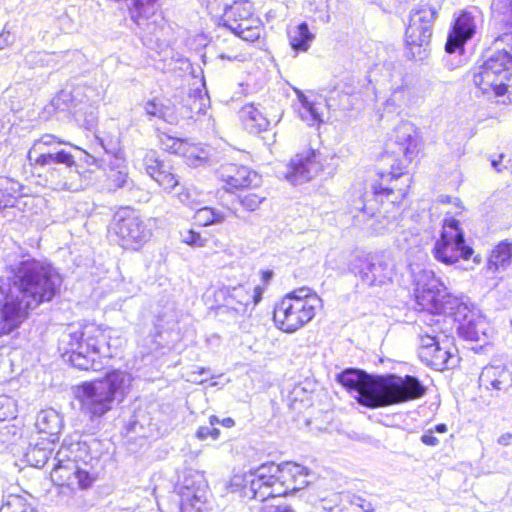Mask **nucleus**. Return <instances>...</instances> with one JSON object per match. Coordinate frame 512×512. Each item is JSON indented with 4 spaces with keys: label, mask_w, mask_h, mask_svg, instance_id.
<instances>
[{
    "label": "nucleus",
    "mask_w": 512,
    "mask_h": 512,
    "mask_svg": "<svg viewBox=\"0 0 512 512\" xmlns=\"http://www.w3.org/2000/svg\"><path fill=\"white\" fill-rule=\"evenodd\" d=\"M10 274V292L0 300V337L18 329L29 310L51 302L62 285L54 267L34 258L11 265Z\"/></svg>",
    "instance_id": "nucleus-1"
},
{
    "label": "nucleus",
    "mask_w": 512,
    "mask_h": 512,
    "mask_svg": "<svg viewBox=\"0 0 512 512\" xmlns=\"http://www.w3.org/2000/svg\"><path fill=\"white\" fill-rule=\"evenodd\" d=\"M337 381L360 405L370 409L412 401L426 393V387L411 375L375 376L363 370L348 368L337 375Z\"/></svg>",
    "instance_id": "nucleus-2"
},
{
    "label": "nucleus",
    "mask_w": 512,
    "mask_h": 512,
    "mask_svg": "<svg viewBox=\"0 0 512 512\" xmlns=\"http://www.w3.org/2000/svg\"><path fill=\"white\" fill-rule=\"evenodd\" d=\"M72 150L83 153L94 162V157L85 151L48 133L34 140L28 150L27 161L34 170L45 169L47 187L55 191L76 192L84 188L85 180Z\"/></svg>",
    "instance_id": "nucleus-3"
},
{
    "label": "nucleus",
    "mask_w": 512,
    "mask_h": 512,
    "mask_svg": "<svg viewBox=\"0 0 512 512\" xmlns=\"http://www.w3.org/2000/svg\"><path fill=\"white\" fill-rule=\"evenodd\" d=\"M307 469L293 462L262 464L245 477V497L259 502L279 503L278 498L308 485Z\"/></svg>",
    "instance_id": "nucleus-4"
},
{
    "label": "nucleus",
    "mask_w": 512,
    "mask_h": 512,
    "mask_svg": "<svg viewBox=\"0 0 512 512\" xmlns=\"http://www.w3.org/2000/svg\"><path fill=\"white\" fill-rule=\"evenodd\" d=\"M107 329L90 323L81 328L68 327L60 339V348L69 355L71 364L79 370L99 371L103 359L113 357Z\"/></svg>",
    "instance_id": "nucleus-5"
},
{
    "label": "nucleus",
    "mask_w": 512,
    "mask_h": 512,
    "mask_svg": "<svg viewBox=\"0 0 512 512\" xmlns=\"http://www.w3.org/2000/svg\"><path fill=\"white\" fill-rule=\"evenodd\" d=\"M93 460L96 457L92 455L91 446L79 435L69 436L53 458L52 478L59 485L86 489L96 479L88 469Z\"/></svg>",
    "instance_id": "nucleus-6"
},
{
    "label": "nucleus",
    "mask_w": 512,
    "mask_h": 512,
    "mask_svg": "<svg viewBox=\"0 0 512 512\" xmlns=\"http://www.w3.org/2000/svg\"><path fill=\"white\" fill-rule=\"evenodd\" d=\"M131 380L130 374L114 370L103 379L79 385L75 396L82 413L91 419L102 417L111 410L115 400H122Z\"/></svg>",
    "instance_id": "nucleus-7"
},
{
    "label": "nucleus",
    "mask_w": 512,
    "mask_h": 512,
    "mask_svg": "<svg viewBox=\"0 0 512 512\" xmlns=\"http://www.w3.org/2000/svg\"><path fill=\"white\" fill-rule=\"evenodd\" d=\"M321 298L308 287H301L285 295L274 307L276 326L286 333H294L315 316Z\"/></svg>",
    "instance_id": "nucleus-8"
},
{
    "label": "nucleus",
    "mask_w": 512,
    "mask_h": 512,
    "mask_svg": "<svg viewBox=\"0 0 512 512\" xmlns=\"http://www.w3.org/2000/svg\"><path fill=\"white\" fill-rule=\"evenodd\" d=\"M419 137L416 127L410 122H402L395 127L393 134L386 144L387 152L396 157L403 156L397 167L391 166L390 171L379 173L381 182L384 185H396L409 187L411 177L403 169L416 157L418 153Z\"/></svg>",
    "instance_id": "nucleus-9"
},
{
    "label": "nucleus",
    "mask_w": 512,
    "mask_h": 512,
    "mask_svg": "<svg viewBox=\"0 0 512 512\" xmlns=\"http://www.w3.org/2000/svg\"><path fill=\"white\" fill-rule=\"evenodd\" d=\"M437 9L429 4H419L410 12L409 24L405 32L406 57L423 61L428 57L433 24Z\"/></svg>",
    "instance_id": "nucleus-10"
},
{
    "label": "nucleus",
    "mask_w": 512,
    "mask_h": 512,
    "mask_svg": "<svg viewBox=\"0 0 512 512\" xmlns=\"http://www.w3.org/2000/svg\"><path fill=\"white\" fill-rule=\"evenodd\" d=\"M474 84L484 93L502 96L507 92L512 77L509 57L504 52H496L472 71Z\"/></svg>",
    "instance_id": "nucleus-11"
},
{
    "label": "nucleus",
    "mask_w": 512,
    "mask_h": 512,
    "mask_svg": "<svg viewBox=\"0 0 512 512\" xmlns=\"http://www.w3.org/2000/svg\"><path fill=\"white\" fill-rule=\"evenodd\" d=\"M351 270L359 280L357 287L370 288L390 282L394 264L392 259L384 253H370L357 256Z\"/></svg>",
    "instance_id": "nucleus-12"
},
{
    "label": "nucleus",
    "mask_w": 512,
    "mask_h": 512,
    "mask_svg": "<svg viewBox=\"0 0 512 512\" xmlns=\"http://www.w3.org/2000/svg\"><path fill=\"white\" fill-rule=\"evenodd\" d=\"M111 227L126 249H138L152 235L145 221L130 207H122L114 214Z\"/></svg>",
    "instance_id": "nucleus-13"
},
{
    "label": "nucleus",
    "mask_w": 512,
    "mask_h": 512,
    "mask_svg": "<svg viewBox=\"0 0 512 512\" xmlns=\"http://www.w3.org/2000/svg\"><path fill=\"white\" fill-rule=\"evenodd\" d=\"M207 483L204 475L188 470L178 486L181 512H215L208 509L206 502Z\"/></svg>",
    "instance_id": "nucleus-14"
},
{
    "label": "nucleus",
    "mask_w": 512,
    "mask_h": 512,
    "mask_svg": "<svg viewBox=\"0 0 512 512\" xmlns=\"http://www.w3.org/2000/svg\"><path fill=\"white\" fill-rule=\"evenodd\" d=\"M418 355L423 363L438 371L452 368L457 362V356L428 331L419 333Z\"/></svg>",
    "instance_id": "nucleus-15"
},
{
    "label": "nucleus",
    "mask_w": 512,
    "mask_h": 512,
    "mask_svg": "<svg viewBox=\"0 0 512 512\" xmlns=\"http://www.w3.org/2000/svg\"><path fill=\"white\" fill-rule=\"evenodd\" d=\"M477 16L471 11L462 10L454 19L451 29L448 33L445 44L447 54H458L462 56L465 51V44L471 40L477 30Z\"/></svg>",
    "instance_id": "nucleus-16"
},
{
    "label": "nucleus",
    "mask_w": 512,
    "mask_h": 512,
    "mask_svg": "<svg viewBox=\"0 0 512 512\" xmlns=\"http://www.w3.org/2000/svg\"><path fill=\"white\" fill-rule=\"evenodd\" d=\"M435 259L446 265H452L460 258L468 260L473 249L465 244L463 232H453L452 234H441L433 247Z\"/></svg>",
    "instance_id": "nucleus-17"
},
{
    "label": "nucleus",
    "mask_w": 512,
    "mask_h": 512,
    "mask_svg": "<svg viewBox=\"0 0 512 512\" xmlns=\"http://www.w3.org/2000/svg\"><path fill=\"white\" fill-rule=\"evenodd\" d=\"M413 276L415 297L418 304L426 309L431 305V302H435L439 293L443 292L445 284L440 278L436 277L432 270L421 269L418 272H413Z\"/></svg>",
    "instance_id": "nucleus-18"
},
{
    "label": "nucleus",
    "mask_w": 512,
    "mask_h": 512,
    "mask_svg": "<svg viewBox=\"0 0 512 512\" xmlns=\"http://www.w3.org/2000/svg\"><path fill=\"white\" fill-rule=\"evenodd\" d=\"M317 154L314 150H308L297 154L291 159L286 178L294 185L302 184L311 180L319 170V163L316 161Z\"/></svg>",
    "instance_id": "nucleus-19"
},
{
    "label": "nucleus",
    "mask_w": 512,
    "mask_h": 512,
    "mask_svg": "<svg viewBox=\"0 0 512 512\" xmlns=\"http://www.w3.org/2000/svg\"><path fill=\"white\" fill-rule=\"evenodd\" d=\"M218 175L228 189H242L250 186H257L260 183V176L248 167L234 163L224 164L218 170Z\"/></svg>",
    "instance_id": "nucleus-20"
},
{
    "label": "nucleus",
    "mask_w": 512,
    "mask_h": 512,
    "mask_svg": "<svg viewBox=\"0 0 512 512\" xmlns=\"http://www.w3.org/2000/svg\"><path fill=\"white\" fill-rule=\"evenodd\" d=\"M479 384L486 390L507 392L510 388H512V372L505 364H488L482 369L480 373Z\"/></svg>",
    "instance_id": "nucleus-21"
},
{
    "label": "nucleus",
    "mask_w": 512,
    "mask_h": 512,
    "mask_svg": "<svg viewBox=\"0 0 512 512\" xmlns=\"http://www.w3.org/2000/svg\"><path fill=\"white\" fill-rule=\"evenodd\" d=\"M261 299V290L259 287L250 293L244 286L228 287L226 289L225 306L239 315L247 312L251 304H257Z\"/></svg>",
    "instance_id": "nucleus-22"
},
{
    "label": "nucleus",
    "mask_w": 512,
    "mask_h": 512,
    "mask_svg": "<svg viewBox=\"0 0 512 512\" xmlns=\"http://www.w3.org/2000/svg\"><path fill=\"white\" fill-rule=\"evenodd\" d=\"M426 309L439 314L454 315L456 320H460L462 313L468 310L461 299L451 294L446 286L443 288V292L439 293L435 302H431Z\"/></svg>",
    "instance_id": "nucleus-23"
},
{
    "label": "nucleus",
    "mask_w": 512,
    "mask_h": 512,
    "mask_svg": "<svg viewBox=\"0 0 512 512\" xmlns=\"http://www.w3.org/2000/svg\"><path fill=\"white\" fill-rule=\"evenodd\" d=\"M232 214L237 218H242L238 214V210L232 205H227L225 209H219L215 207L204 206L196 209L194 213L195 224L201 227H207L212 225H218L225 222L228 215Z\"/></svg>",
    "instance_id": "nucleus-24"
},
{
    "label": "nucleus",
    "mask_w": 512,
    "mask_h": 512,
    "mask_svg": "<svg viewBox=\"0 0 512 512\" xmlns=\"http://www.w3.org/2000/svg\"><path fill=\"white\" fill-rule=\"evenodd\" d=\"M244 128L252 134L266 131L270 124L269 120L254 104L244 105L239 112Z\"/></svg>",
    "instance_id": "nucleus-25"
},
{
    "label": "nucleus",
    "mask_w": 512,
    "mask_h": 512,
    "mask_svg": "<svg viewBox=\"0 0 512 512\" xmlns=\"http://www.w3.org/2000/svg\"><path fill=\"white\" fill-rule=\"evenodd\" d=\"M36 428L39 433L48 436V440L54 442L61 431L62 419L54 409L42 410L36 419Z\"/></svg>",
    "instance_id": "nucleus-26"
},
{
    "label": "nucleus",
    "mask_w": 512,
    "mask_h": 512,
    "mask_svg": "<svg viewBox=\"0 0 512 512\" xmlns=\"http://www.w3.org/2000/svg\"><path fill=\"white\" fill-rule=\"evenodd\" d=\"M373 195L377 202L381 203V206H384V199L388 204H391L393 207L399 205L401 201L405 198L408 191V186L405 184L404 187H397L396 185H384L383 182L375 183L372 186ZM384 208V207H382ZM384 212H388V209H383Z\"/></svg>",
    "instance_id": "nucleus-27"
},
{
    "label": "nucleus",
    "mask_w": 512,
    "mask_h": 512,
    "mask_svg": "<svg viewBox=\"0 0 512 512\" xmlns=\"http://www.w3.org/2000/svg\"><path fill=\"white\" fill-rule=\"evenodd\" d=\"M23 189L18 181L0 176V209L14 207L18 197L24 195Z\"/></svg>",
    "instance_id": "nucleus-28"
},
{
    "label": "nucleus",
    "mask_w": 512,
    "mask_h": 512,
    "mask_svg": "<svg viewBox=\"0 0 512 512\" xmlns=\"http://www.w3.org/2000/svg\"><path fill=\"white\" fill-rule=\"evenodd\" d=\"M288 38L291 48L296 53H299L306 52L310 48L315 35L310 32L308 24L306 22H302L289 29Z\"/></svg>",
    "instance_id": "nucleus-29"
},
{
    "label": "nucleus",
    "mask_w": 512,
    "mask_h": 512,
    "mask_svg": "<svg viewBox=\"0 0 512 512\" xmlns=\"http://www.w3.org/2000/svg\"><path fill=\"white\" fill-rule=\"evenodd\" d=\"M235 36L247 42H254L260 37V26L258 19L253 15L237 21L234 25L227 27Z\"/></svg>",
    "instance_id": "nucleus-30"
},
{
    "label": "nucleus",
    "mask_w": 512,
    "mask_h": 512,
    "mask_svg": "<svg viewBox=\"0 0 512 512\" xmlns=\"http://www.w3.org/2000/svg\"><path fill=\"white\" fill-rule=\"evenodd\" d=\"M249 16H252L251 3L247 0H235L225 13H222L221 22L227 28Z\"/></svg>",
    "instance_id": "nucleus-31"
},
{
    "label": "nucleus",
    "mask_w": 512,
    "mask_h": 512,
    "mask_svg": "<svg viewBox=\"0 0 512 512\" xmlns=\"http://www.w3.org/2000/svg\"><path fill=\"white\" fill-rule=\"evenodd\" d=\"M512 260V242L503 240L495 246L489 257V268L505 269Z\"/></svg>",
    "instance_id": "nucleus-32"
},
{
    "label": "nucleus",
    "mask_w": 512,
    "mask_h": 512,
    "mask_svg": "<svg viewBox=\"0 0 512 512\" xmlns=\"http://www.w3.org/2000/svg\"><path fill=\"white\" fill-rule=\"evenodd\" d=\"M144 110L149 116L150 120L152 118H157L170 124L175 120L173 109L157 99L147 101L144 105Z\"/></svg>",
    "instance_id": "nucleus-33"
},
{
    "label": "nucleus",
    "mask_w": 512,
    "mask_h": 512,
    "mask_svg": "<svg viewBox=\"0 0 512 512\" xmlns=\"http://www.w3.org/2000/svg\"><path fill=\"white\" fill-rule=\"evenodd\" d=\"M110 186L114 189H125L131 194V198L137 199V195L141 190L134 185L129 178L128 173L123 170L112 171L109 175Z\"/></svg>",
    "instance_id": "nucleus-34"
},
{
    "label": "nucleus",
    "mask_w": 512,
    "mask_h": 512,
    "mask_svg": "<svg viewBox=\"0 0 512 512\" xmlns=\"http://www.w3.org/2000/svg\"><path fill=\"white\" fill-rule=\"evenodd\" d=\"M461 316H463V319L459 320L460 321V324L458 326L459 334L466 340L478 341L479 334L481 332L480 327H479L480 322H478L474 318V315H471L470 317H468L466 312H463Z\"/></svg>",
    "instance_id": "nucleus-35"
},
{
    "label": "nucleus",
    "mask_w": 512,
    "mask_h": 512,
    "mask_svg": "<svg viewBox=\"0 0 512 512\" xmlns=\"http://www.w3.org/2000/svg\"><path fill=\"white\" fill-rule=\"evenodd\" d=\"M96 140L107 154H110L117 159H121L123 157V150L118 134L112 135L107 133L103 136H96Z\"/></svg>",
    "instance_id": "nucleus-36"
},
{
    "label": "nucleus",
    "mask_w": 512,
    "mask_h": 512,
    "mask_svg": "<svg viewBox=\"0 0 512 512\" xmlns=\"http://www.w3.org/2000/svg\"><path fill=\"white\" fill-rule=\"evenodd\" d=\"M0 512H33V509L23 496L10 494L3 499Z\"/></svg>",
    "instance_id": "nucleus-37"
},
{
    "label": "nucleus",
    "mask_w": 512,
    "mask_h": 512,
    "mask_svg": "<svg viewBox=\"0 0 512 512\" xmlns=\"http://www.w3.org/2000/svg\"><path fill=\"white\" fill-rule=\"evenodd\" d=\"M151 178L167 192H172L179 185L178 178L171 172V168L166 164Z\"/></svg>",
    "instance_id": "nucleus-38"
},
{
    "label": "nucleus",
    "mask_w": 512,
    "mask_h": 512,
    "mask_svg": "<svg viewBox=\"0 0 512 512\" xmlns=\"http://www.w3.org/2000/svg\"><path fill=\"white\" fill-rule=\"evenodd\" d=\"M300 101L302 104L300 109L301 119L305 121L309 126L320 124L322 119L315 105L309 102L303 94L300 96Z\"/></svg>",
    "instance_id": "nucleus-39"
},
{
    "label": "nucleus",
    "mask_w": 512,
    "mask_h": 512,
    "mask_svg": "<svg viewBox=\"0 0 512 512\" xmlns=\"http://www.w3.org/2000/svg\"><path fill=\"white\" fill-rule=\"evenodd\" d=\"M491 8L496 17L512 27V0H493Z\"/></svg>",
    "instance_id": "nucleus-40"
},
{
    "label": "nucleus",
    "mask_w": 512,
    "mask_h": 512,
    "mask_svg": "<svg viewBox=\"0 0 512 512\" xmlns=\"http://www.w3.org/2000/svg\"><path fill=\"white\" fill-rule=\"evenodd\" d=\"M142 161L145 170L150 177L154 176L155 173L165 165V163L160 160L157 151L152 149L144 151Z\"/></svg>",
    "instance_id": "nucleus-41"
},
{
    "label": "nucleus",
    "mask_w": 512,
    "mask_h": 512,
    "mask_svg": "<svg viewBox=\"0 0 512 512\" xmlns=\"http://www.w3.org/2000/svg\"><path fill=\"white\" fill-rule=\"evenodd\" d=\"M237 200L246 211L254 212L266 200V196L255 192H248L237 196Z\"/></svg>",
    "instance_id": "nucleus-42"
},
{
    "label": "nucleus",
    "mask_w": 512,
    "mask_h": 512,
    "mask_svg": "<svg viewBox=\"0 0 512 512\" xmlns=\"http://www.w3.org/2000/svg\"><path fill=\"white\" fill-rule=\"evenodd\" d=\"M189 101L191 111L197 114H204L210 104V99L208 95L206 93L202 94L201 91L195 92L193 95H190Z\"/></svg>",
    "instance_id": "nucleus-43"
},
{
    "label": "nucleus",
    "mask_w": 512,
    "mask_h": 512,
    "mask_svg": "<svg viewBox=\"0 0 512 512\" xmlns=\"http://www.w3.org/2000/svg\"><path fill=\"white\" fill-rule=\"evenodd\" d=\"M74 101L73 95L67 90H61L53 99L52 105L57 110H66L72 106Z\"/></svg>",
    "instance_id": "nucleus-44"
},
{
    "label": "nucleus",
    "mask_w": 512,
    "mask_h": 512,
    "mask_svg": "<svg viewBox=\"0 0 512 512\" xmlns=\"http://www.w3.org/2000/svg\"><path fill=\"white\" fill-rule=\"evenodd\" d=\"M181 239L182 242L194 247H203L207 241L199 232L192 229L181 232Z\"/></svg>",
    "instance_id": "nucleus-45"
},
{
    "label": "nucleus",
    "mask_w": 512,
    "mask_h": 512,
    "mask_svg": "<svg viewBox=\"0 0 512 512\" xmlns=\"http://www.w3.org/2000/svg\"><path fill=\"white\" fill-rule=\"evenodd\" d=\"M161 142L163 145V149L168 151L169 153L181 154L185 152L183 149L184 141L182 139L174 138L171 136H165V138H163Z\"/></svg>",
    "instance_id": "nucleus-46"
},
{
    "label": "nucleus",
    "mask_w": 512,
    "mask_h": 512,
    "mask_svg": "<svg viewBox=\"0 0 512 512\" xmlns=\"http://www.w3.org/2000/svg\"><path fill=\"white\" fill-rule=\"evenodd\" d=\"M411 88L408 85H402L400 87H397L393 93L391 100L394 103L401 104H409L412 102L411 98Z\"/></svg>",
    "instance_id": "nucleus-47"
},
{
    "label": "nucleus",
    "mask_w": 512,
    "mask_h": 512,
    "mask_svg": "<svg viewBox=\"0 0 512 512\" xmlns=\"http://www.w3.org/2000/svg\"><path fill=\"white\" fill-rule=\"evenodd\" d=\"M219 435L220 430L215 426H211V424L209 426H200L196 432V437L199 440H206L209 437L213 440H216L218 439Z\"/></svg>",
    "instance_id": "nucleus-48"
},
{
    "label": "nucleus",
    "mask_w": 512,
    "mask_h": 512,
    "mask_svg": "<svg viewBox=\"0 0 512 512\" xmlns=\"http://www.w3.org/2000/svg\"><path fill=\"white\" fill-rule=\"evenodd\" d=\"M27 456L29 457V460L34 459L35 464H33L36 467H42L44 466L48 461V452L46 450L40 449V448H33Z\"/></svg>",
    "instance_id": "nucleus-49"
},
{
    "label": "nucleus",
    "mask_w": 512,
    "mask_h": 512,
    "mask_svg": "<svg viewBox=\"0 0 512 512\" xmlns=\"http://www.w3.org/2000/svg\"><path fill=\"white\" fill-rule=\"evenodd\" d=\"M262 506L259 508V512H294V510L285 503H269L261 502Z\"/></svg>",
    "instance_id": "nucleus-50"
},
{
    "label": "nucleus",
    "mask_w": 512,
    "mask_h": 512,
    "mask_svg": "<svg viewBox=\"0 0 512 512\" xmlns=\"http://www.w3.org/2000/svg\"><path fill=\"white\" fill-rule=\"evenodd\" d=\"M207 1V8L210 10L211 13H218L219 11H222L225 13V11L231 6V4L235 0H206Z\"/></svg>",
    "instance_id": "nucleus-51"
},
{
    "label": "nucleus",
    "mask_w": 512,
    "mask_h": 512,
    "mask_svg": "<svg viewBox=\"0 0 512 512\" xmlns=\"http://www.w3.org/2000/svg\"><path fill=\"white\" fill-rule=\"evenodd\" d=\"M494 45L497 48V51L506 48L507 50H511L512 48V33H503L495 38Z\"/></svg>",
    "instance_id": "nucleus-52"
},
{
    "label": "nucleus",
    "mask_w": 512,
    "mask_h": 512,
    "mask_svg": "<svg viewBox=\"0 0 512 512\" xmlns=\"http://www.w3.org/2000/svg\"><path fill=\"white\" fill-rule=\"evenodd\" d=\"M81 117H82V114L79 113V112H76V119L78 122H81ZM96 123H97V116H96V113L91 110L86 117H84V119L82 120V125L87 129V130H92L95 126H96Z\"/></svg>",
    "instance_id": "nucleus-53"
},
{
    "label": "nucleus",
    "mask_w": 512,
    "mask_h": 512,
    "mask_svg": "<svg viewBox=\"0 0 512 512\" xmlns=\"http://www.w3.org/2000/svg\"><path fill=\"white\" fill-rule=\"evenodd\" d=\"M510 159L506 160V156L504 154L498 155L497 158L491 159L492 167L498 172H504L505 170H509L508 163Z\"/></svg>",
    "instance_id": "nucleus-54"
},
{
    "label": "nucleus",
    "mask_w": 512,
    "mask_h": 512,
    "mask_svg": "<svg viewBox=\"0 0 512 512\" xmlns=\"http://www.w3.org/2000/svg\"><path fill=\"white\" fill-rule=\"evenodd\" d=\"M421 442L427 446L436 447L440 444V440L434 436V432L428 429L420 438Z\"/></svg>",
    "instance_id": "nucleus-55"
},
{
    "label": "nucleus",
    "mask_w": 512,
    "mask_h": 512,
    "mask_svg": "<svg viewBox=\"0 0 512 512\" xmlns=\"http://www.w3.org/2000/svg\"><path fill=\"white\" fill-rule=\"evenodd\" d=\"M460 223L457 219L451 218L445 221L441 234H452L453 232H463L460 229Z\"/></svg>",
    "instance_id": "nucleus-56"
},
{
    "label": "nucleus",
    "mask_w": 512,
    "mask_h": 512,
    "mask_svg": "<svg viewBox=\"0 0 512 512\" xmlns=\"http://www.w3.org/2000/svg\"><path fill=\"white\" fill-rule=\"evenodd\" d=\"M209 424H211V426L221 424L222 426H224L226 428H231L235 425V421L231 417H226V418L220 420L217 416L212 415L209 417Z\"/></svg>",
    "instance_id": "nucleus-57"
},
{
    "label": "nucleus",
    "mask_w": 512,
    "mask_h": 512,
    "mask_svg": "<svg viewBox=\"0 0 512 512\" xmlns=\"http://www.w3.org/2000/svg\"><path fill=\"white\" fill-rule=\"evenodd\" d=\"M353 505H356L360 507L365 512H372L373 511V505L371 502L366 501L364 498L360 496H354L353 500L351 501Z\"/></svg>",
    "instance_id": "nucleus-58"
},
{
    "label": "nucleus",
    "mask_w": 512,
    "mask_h": 512,
    "mask_svg": "<svg viewBox=\"0 0 512 512\" xmlns=\"http://www.w3.org/2000/svg\"><path fill=\"white\" fill-rule=\"evenodd\" d=\"M12 42V35L9 31L3 30L0 33V49H3L5 46L9 45Z\"/></svg>",
    "instance_id": "nucleus-59"
},
{
    "label": "nucleus",
    "mask_w": 512,
    "mask_h": 512,
    "mask_svg": "<svg viewBox=\"0 0 512 512\" xmlns=\"http://www.w3.org/2000/svg\"><path fill=\"white\" fill-rule=\"evenodd\" d=\"M497 442H498L499 445H502V446H509V445H511L512 444V433L507 432V433L502 434L498 438Z\"/></svg>",
    "instance_id": "nucleus-60"
},
{
    "label": "nucleus",
    "mask_w": 512,
    "mask_h": 512,
    "mask_svg": "<svg viewBox=\"0 0 512 512\" xmlns=\"http://www.w3.org/2000/svg\"><path fill=\"white\" fill-rule=\"evenodd\" d=\"M221 59H228V60H237V61H243L244 55L243 54H227V53H221L220 54Z\"/></svg>",
    "instance_id": "nucleus-61"
},
{
    "label": "nucleus",
    "mask_w": 512,
    "mask_h": 512,
    "mask_svg": "<svg viewBox=\"0 0 512 512\" xmlns=\"http://www.w3.org/2000/svg\"><path fill=\"white\" fill-rule=\"evenodd\" d=\"M178 197L180 199V201L185 204V205H192V202L190 200V193L189 191H186V192H178Z\"/></svg>",
    "instance_id": "nucleus-62"
},
{
    "label": "nucleus",
    "mask_w": 512,
    "mask_h": 512,
    "mask_svg": "<svg viewBox=\"0 0 512 512\" xmlns=\"http://www.w3.org/2000/svg\"><path fill=\"white\" fill-rule=\"evenodd\" d=\"M434 433L444 434L448 431V427L444 423H440L435 425L433 428H430Z\"/></svg>",
    "instance_id": "nucleus-63"
},
{
    "label": "nucleus",
    "mask_w": 512,
    "mask_h": 512,
    "mask_svg": "<svg viewBox=\"0 0 512 512\" xmlns=\"http://www.w3.org/2000/svg\"><path fill=\"white\" fill-rule=\"evenodd\" d=\"M499 52H504L509 57V68L512 70V47H511V50H507L506 48H503Z\"/></svg>",
    "instance_id": "nucleus-64"
}]
</instances>
